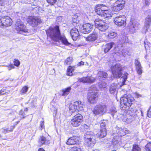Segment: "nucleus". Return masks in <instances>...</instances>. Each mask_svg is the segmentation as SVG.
I'll return each instance as SVG.
<instances>
[{
	"instance_id": "nucleus-1",
	"label": "nucleus",
	"mask_w": 151,
	"mask_h": 151,
	"mask_svg": "<svg viewBox=\"0 0 151 151\" xmlns=\"http://www.w3.org/2000/svg\"><path fill=\"white\" fill-rule=\"evenodd\" d=\"M47 36L55 41L61 42L65 45L70 44L64 35H61L58 26L50 27L46 30Z\"/></svg>"
},
{
	"instance_id": "nucleus-2",
	"label": "nucleus",
	"mask_w": 151,
	"mask_h": 151,
	"mask_svg": "<svg viewBox=\"0 0 151 151\" xmlns=\"http://www.w3.org/2000/svg\"><path fill=\"white\" fill-rule=\"evenodd\" d=\"M133 98L130 96L125 94L120 98V108L121 109L126 111L132 104Z\"/></svg>"
},
{
	"instance_id": "nucleus-3",
	"label": "nucleus",
	"mask_w": 151,
	"mask_h": 151,
	"mask_svg": "<svg viewBox=\"0 0 151 151\" xmlns=\"http://www.w3.org/2000/svg\"><path fill=\"white\" fill-rule=\"evenodd\" d=\"M111 69L114 77L119 78L122 76L121 71L122 70V68L120 64L117 63L115 65L111 66Z\"/></svg>"
},
{
	"instance_id": "nucleus-4",
	"label": "nucleus",
	"mask_w": 151,
	"mask_h": 151,
	"mask_svg": "<svg viewBox=\"0 0 151 151\" xmlns=\"http://www.w3.org/2000/svg\"><path fill=\"white\" fill-rule=\"evenodd\" d=\"M106 106L104 104L96 105L93 110V113L95 115H103L106 111Z\"/></svg>"
},
{
	"instance_id": "nucleus-5",
	"label": "nucleus",
	"mask_w": 151,
	"mask_h": 151,
	"mask_svg": "<svg viewBox=\"0 0 151 151\" xmlns=\"http://www.w3.org/2000/svg\"><path fill=\"white\" fill-rule=\"evenodd\" d=\"M15 28L18 32L26 35L25 33L28 32V30L26 26L21 21H17L15 25Z\"/></svg>"
},
{
	"instance_id": "nucleus-6",
	"label": "nucleus",
	"mask_w": 151,
	"mask_h": 151,
	"mask_svg": "<svg viewBox=\"0 0 151 151\" xmlns=\"http://www.w3.org/2000/svg\"><path fill=\"white\" fill-rule=\"evenodd\" d=\"M94 22L95 26L98 28L100 31L104 32L108 28V26L106 23L100 19H96Z\"/></svg>"
},
{
	"instance_id": "nucleus-7",
	"label": "nucleus",
	"mask_w": 151,
	"mask_h": 151,
	"mask_svg": "<svg viewBox=\"0 0 151 151\" xmlns=\"http://www.w3.org/2000/svg\"><path fill=\"white\" fill-rule=\"evenodd\" d=\"M83 116L78 114L73 117L70 121L71 124L73 127H76L79 126L82 122Z\"/></svg>"
},
{
	"instance_id": "nucleus-8",
	"label": "nucleus",
	"mask_w": 151,
	"mask_h": 151,
	"mask_svg": "<svg viewBox=\"0 0 151 151\" xmlns=\"http://www.w3.org/2000/svg\"><path fill=\"white\" fill-rule=\"evenodd\" d=\"M12 23V21L11 18L9 16H5L3 17L0 16V26H9Z\"/></svg>"
},
{
	"instance_id": "nucleus-9",
	"label": "nucleus",
	"mask_w": 151,
	"mask_h": 151,
	"mask_svg": "<svg viewBox=\"0 0 151 151\" xmlns=\"http://www.w3.org/2000/svg\"><path fill=\"white\" fill-rule=\"evenodd\" d=\"M27 21L29 24L34 27L37 26L41 22L40 19L31 16L29 17L27 19Z\"/></svg>"
},
{
	"instance_id": "nucleus-10",
	"label": "nucleus",
	"mask_w": 151,
	"mask_h": 151,
	"mask_svg": "<svg viewBox=\"0 0 151 151\" xmlns=\"http://www.w3.org/2000/svg\"><path fill=\"white\" fill-rule=\"evenodd\" d=\"M126 20V17L124 15L116 17L114 19L115 24L119 26L125 25Z\"/></svg>"
},
{
	"instance_id": "nucleus-11",
	"label": "nucleus",
	"mask_w": 151,
	"mask_h": 151,
	"mask_svg": "<svg viewBox=\"0 0 151 151\" xmlns=\"http://www.w3.org/2000/svg\"><path fill=\"white\" fill-rule=\"evenodd\" d=\"M98 95L97 92L89 93L88 94V100L91 104L95 103L98 99Z\"/></svg>"
},
{
	"instance_id": "nucleus-12",
	"label": "nucleus",
	"mask_w": 151,
	"mask_h": 151,
	"mask_svg": "<svg viewBox=\"0 0 151 151\" xmlns=\"http://www.w3.org/2000/svg\"><path fill=\"white\" fill-rule=\"evenodd\" d=\"M93 26L89 23L85 24L83 25L81 29V32L84 34L88 33L92 30Z\"/></svg>"
},
{
	"instance_id": "nucleus-13",
	"label": "nucleus",
	"mask_w": 151,
	"mask_h": 151,
	"mask_svg": "<svg viewBox=\"0 0 151 151\" xmlns=\"http://www.w3.org/2000/svg\"><path fill=\"white\" fill-rule=\"evenodd\" d=\"M80 138L78 137L73 136L69 138L67 140L66 144L68 145H73L79 143Z\"/></svg>"
},
{
	"instance_id": "nucleus-14",
	"label": "nucleus",
	"mask_w": 151,
	"mask_h": 151,
	"mask_svg": "<svg viewBox=\"0 0 151 151\" xmlns=\"http://www.w3.org/2000/svg\"><path fill=\"white\" fill-rule=\"evenodd\" d=\"M106 7V6L103 4L96 5L95 8V12L98 15L101 16Z\"/></svg>"
},
{
	"instance_id": "nucleus-15",
	"label": "nucleus",
	"mask_w": 151,
	"mask_h": 151,
	"mask_svg": "<svg viewBox=\"0 0 151 151\" xmlns=\"http://www.w3.org/2000/svg\"><path fill=\"white\" fill-rule=\"evenodd\" d=\"M71 37L74 41H76L79 35V32L77 29L76 28L72 29L70 31Z\"/></svg>"
},
{
	"instance_id": "nucleus-16",
	"label": "nucleus",
	"mask_w": 151,
	"mask_h": 151,
	"mask_svg": "<svg viewBox=\"0 0 151 151\" xmlns=\"http://www.w3.org/2000/svg\"><path fill=\"white\" fill-rule=\"evenodd\" d=\"M151 24V16L148 15L145 18L144 29L145 32L147 31Z\"/></svg>"
},
{
	"instance_id": "nucleus-17",
	"label": "nucleus",
	"mask_w": 151,
	"mask_h": 151,
	"mask_svg": "<svg viewBox=\"0 0 151 151\" xmlns=\"http://www.w3.org/2000/svg\"><path fill=\"white\" fill-rule=\"evenodd\" d=\"M98 35L96 32H93L92 34H90L88 37H85L86 40L88 41H95L97 38Z\"/></svg>"
},
{
	"instance_id": "nucleus-18",
	"label": "nucleus",
	"mask_w": 151,
	"mask_h": 151,
	"mask_svg": "<svg viewBox=\"0 0 151 151\" xmlns=\"http://www.w3.org/2000/svg\"><path fill=\"white\" fill-rule=\"evenodd\" d=\"M138 23L136 21H134L130 23L129 26L130 30L131 32H135V30L138 29Z\"/></svg>"
},
{
	"instance_id": "nucleus-19",
	"label": "nucleus",
	"mask_w": 151,
	"mask_h": 151,
	"mask_svg": "<svg viewBox=\"0 0 151 151\" xmlns=\"http://www.w3.org/2000/svg\"><path fill=\"white\" fill-rule=\"evenodd\" d=\"M95 80V78L92 77H87L80 79L79 81L83 83H93Z\"/></svg>"
},
{
	"instance_id": "nucleus-20",
	"label": "nucleus",
	"mask_w": 151,
	"mask_h": 151,
	"mask_svg": "<svg viewBox=\"0 0 151 151\" xmlns=\"http://www.w3.org/2000/svg\"><path fill=\"white\" fill-rule=\"evenodd\" d=\"M118 85L115 83H113L109 87V91L111 94H116L117 93Z\"/></svg>"
},
{
	"instance_id": "nucleus-21",
	"label": "nucleus",
	"mask_w": 151,
	"mask_h": 151,
	"mask_svg": "<svg viewBox=\"0 0 151 151\" xmlns=\"http://www.w3.org/2000/svg\"><path fill=\"white\" fill-rule=\"evenodd\" d=\"M112 14L111 10H106L105 8V10H104L101 16L105 18H110L112 17Z\"/></svg>"
},
{
	"instance_id": "nucleus-22",
	"label": "nucleus",
	"mask_w": 151,
	"mask_h": 151,
	"mask_svg": "<svg viewBox=\"0 0 151 151\" xmlns=\"http://www.w3.org/2000/svg\"><path fill=\"white\" fill-rule=\"evenodd\" d=\"M107 134L106 129H100V131L96 134V136L99 138H101L106 136Z\"/></svg>"
},
{
	"instance_id": "nucleus-23",
	"label": "nucleus",
	"mask_w": 151,
	"mask_h": 151,
	"mask_svg": "<svg viewBox=\"0 0 151 151\" xmlns=\"http://www.w3.org/2000/svg\"><path fill=\"white\" fill-rule=\"evenodd\" d=\"M84 138L85 140L86 141L88 140V139H95V137L93 135V133L92 132H87L84 135Z\"/></svg>"
},
{
	"instance_id": "nucleus-24",
	"label": "nucleus",
	"mask_w": 151,
	"mask_h": 151,
	"mask_svg": "<svg viewBox=\"0 0 151 151\" xmlns=\"http://www.w3.org/2000/svg\"><path fill=\"white\" fill-rule=\"evenodd\" d=\"M127 110H128V114L134 118L135 116H136L137 114V111L135 109L130 108L129 107V108Z\"/></svg>"
},
{
	"instance_id": "nucleus-25",
	"label": "nucleus",
	"mask_w": 151,
	"mask_h": 151,
	"mask_svg": "<svg viewBox=\"0 0 151 151\" xmlns=\"http://www.w3.org/2000/svg\"><path fill=\"white\" fill-rule=\"evenodd\" d=\"M75 103L77 111H82L83 109V107L84 106L82 102L81 101H76L75 102Z\"/></svg>"
},
{
	"instance_id": "nucleus-26",
	"label": "nucleus",
	"mask_w": 151,
	"mask_h": 151,
	"mask_svg": "<svg viewBox=\"0 0 151 151\" xmlns=\"http://www.w3.org/2000/svg\"><path fill=\"white\" fill-rule=\"evenodd\" d=\"M88 140L87 141L86 140H85V144L88 147L93 146L96 143V141L95 139Z\"/></svg>"
},
{
	"instance_id": "nucleus-27",
	"label": "nucleus",
	"mask_w": 151,
	"mask_h": 151,
	"mask_svg": "<svg viewBox=\"0 0 151 151\" xmlns=\"http://www.w3.org/2000/svg\"><path fill=\"white\" fill-rule=\"evenodd\" d=\"M114 45V43L113 42H111L106 45L104 49V52L106 53L108 52Z\"/></svg>"
},
{
	"instance_id": "nucleus-28",
	"label": "nucleus",
	"mask_w": 151,
	"mask_h": 151,
	"mask_svg": "<svg viewBox=\"0 0 151 151\" xmlns=\"http://www.w3.org/2000/svg\"><path fill=\"white\" fill-rule=\"evenodd\" d=\"M71 88L70 87H68L66 88H65L61 91L62 93L61 95L63 96H67L70 93Z\"/></svg>"
},
{
	"instance_id": "nucleus-29",
	"label": "nucleus",
	"mask_w": 151,
	"mask_h": 151,
	"mask_svg": "<svg viewBox=\"0 0 151 151\" xmlns=\"http://www.w3.org/2000/svg\"><path fill=\"white\" fill-rule=\"evenodd\" d=\"M97 76L99 77V79H102L103 78H106L108 74L106 72L100 71L98 72Z\"/></svg>"
},
{
	"instance_id": "nucleus-30",
	"label": "nucleus",
	"mask_w": 151,
	"mask_h": 151,
	"mask_svg": "<svg viewBox=\"0 0 151 151\" xmlns=\"http://www.w3.org/2000/svg\"><path fill=\"white\" fill-rule=\"evenodd\" d=\"M76 106L75 105V102L73 104H71L69 106V109L70 111L74 113L76 111H77V108H76Z\"/></svg>"
},
{
	"instance_id": "nucleus-31",
	"label": "nucleus",
	"mask_w": 151,
	"mask_h": 151,
	"mask_svg": "<svg viewBox=\"0 0 151 151\" xmlns=\"http://www.w3.org/2000/svg\"><path fill=\"white\" fill-rule=\"evenodd\" d=\"M117 35V33L115 32L112 31L108 33V37L111 39H113L116 37Z\"/></svg>"
},
{
	"instance_id": "nucleus-32",
	"label": "nucleus",
	"mask_w": 151,
	"mask_h": 151,
	"mask_svg": "<svg viewBox=\"0 0 151 151\" xmlns=\"http://www.w3.org/2000/svg\"><path fill=\"white\" fill-rule=\"evenodd\" d=\"M124 6H122L117 4L113 7L112 8V10L114 12H118L122 10Z\"/></svg>"
},
{
	"instance_id": "nucleus-33",
	"label": "nucleus",
	"mask_w": 151,
	"mask_h": 151,
	"mask_svg": "<svg viewBox=\"0 0 151 151\" xmlns=\"http://www.w3.org/2000/svg\"><path fill=\"white\" fill-rule=\"evenodd\" d=\"M74 70V68L70 66L67 69V75L69 76H71L73 75L72 72Z\"/></svg>"
},
{
	"instance_id": "nucleus-34",
	"label": "nucleus",
	"mask_w": 151,
	"mask_h": 151,
	"mask_svg": "<svg viewBox=\"0 0 151 151\" xmlns=\"http://www.w3.org/2000/svg\"><path fill=\"white\" fill-rule=\"evenodd\" d=\"M46 140L45 137L44 136H41L39 140V143L40 145H42L45 143Z\"/></svg>"
},
{
	"instance_id": "nucleus-35",
	"label": "nucleus",
	"mask_w": 151,
	"mask_h": 151,
	"mask_svg": "<svg viewBox=\"0 0 151 151\" xmlns=\"http://www.w3.org/2000/svg\"><path fill=\"white\" fill-rule=\"evenodd\" d=\"M99 87L100 88H104L107 86L106 83L104 81L100 82L99 83Z\"/></svg>"
},
{
	"instance_id": "nucleus-36",
	"label": "nucleus",
	"mask_w": 151,
	"mask_h": 151,
	"mask_svg": "<svg viewBox=\"0 0 151 151\" xmlns=\"http://www.w3.org/2000/svg\"><path fill=\"white\" fill-rule=\"evenodd\" d=\"M127 132V131H124L122 129H120L119 130L118 133L121 136H123L124 135L127 133L126 132Z\"/></svg>"
},
{
	"instance_id": "nucleus-37",
	"label": "nucleus",
	"mask_w": 151,
	"mask_h": 151,
	"mask_svg": "<svg viewBox=\"0 0 151 151\" xmlns=\"http://www.w3.org/2000/svg\"><path fill=\"white\" fill-rule=\"evenodd\" d=\"M117 112L116 110L115 107H112L110 109L109 113L113 116Z\"/></svg>"
},
{
	"instance_id": "nucleus-38",
	"label": "nucleus",
	"mask_w": 151,
	"mask_h": 151,
	"mask_svg": "<svg viewBox=\"0 0 151 151\" xmlns=\"http://www.w3.org/2000/svg\"><path fill=\"white\" fill-rule=\"evenodd\" d=\"M116 3L118 5L124 6L125 4V0H118L116 1Z\"/></svg>"
},
{
	"instance_id": "nucleus-39",
	"label": "nucleus",
	"mask_w": 151,
	"mask_h": 151,
	"mask_svg": "<svg viewBox=\"0 0 151 151\" xmlns=\"http://www.w3.org/2000/svg\"><path fill=\"white\" fill-rule=\"evenodd\" d=\"M132 151H141V149L138 145H134Z\"/></svg>"
},
{
	"instance_id": "nucleus-40",
	"label": "nucleus",
	"mask_w": 151,
	"mask_h": 151,
	"mask_svg": "<svg viewBox=\"0 0 151 151\" xmlns=\"http://www.w3.org/2000/svg\"><path fill=\"white\" fill-rule=\"evenodd\" d=\"M69 151H82V150L79 147H74L70 149Z\"/></svg>"
},
{
	"instance_id": "nucleus-41",
	"label": "nucleus",
	"mask_w": 151,
	"mask_h": 151,
	"mask_svg": "<svg viewBox=\"0 0 151 151\" xmlns=\"http://www.w3.org/2000/svg\"><path fill=\"white\" fill-rule=\"evenodd\" d=\"M136 69L137 73L139 75H140L142 73V70L141 66L136 67Z\"/></svg>"
},
{
	"instance_id": "nucleus-42",
	"label": "nucleus",
	"mask_w": 151,
	"mask_h": 151,
	"mask_svg": "<svg viewBox=\"0 0 151 151\" xmlns=\"http://www.w3.org/2000/svg\"><path fill=\"white\" fill-rule=\"evenodd\" d=\"M145 149L146 150L151 151V143L149 142L145 146Z\"/></svg>"
},
{
	"instance_id": "nucleus-43",
	"label": "nucleus",
	"mask_w": 151,
	"mask_h": 151,
	"mask_svg": "<svg viewBox=\"0 0 151 151\" xmlns=\"http://www.w3.org/2000/svg\"><path fill=\"white\" fill-rule=\"evenodd\" d=\"M73 61V59L72 58H68L65 60V63L67 65H70L71 64Z\"/></svg>"
},
{
	"instance_id": "nucleus-44",
	"label": "nucleus",
	"mask_w": 151,
	"mask_h": 151,
	"mask_svg": "<svg viewBox=\"0 0 151 151\" xmlns=\"http://www.w3.org/2000/svg\"><path fill=\"white\" fill-rule=\"evenodd\" d=\"M97 92L96 88L94 86H92L89 88V93Z\"/></svg>"
},
{
	"instance_id": "nucleus-45",
	"label": "nucleus",
	"mask_w": 151,
	"mask_h": 151,
	"mask_svg": "<svg viewBox=\"0 0 151 151\" xmlns=\"http://www.w3.org/2000/svg\"><path fill=\"white\" fill-rule=\"evenodd\" d=\"M14 65L17 66L18 67L20 64V62L18 60L14 59Z\"/></svg>"
},
{
	"instance_id": "nucleus-46",
	"label": "nucleus",
	"mask_w": 151,
	"mask_h": 151,
	"mask_svg": "<svg viewBox=\"0 0 151 151\" xmlns=\"http://www.w3.org/2000/svg\"><path fill=\"white\" fill-rule=\"evenodd\" d=\"M106 122H102L100 124V129H106Z\"/></svg>"
},
{
	"instance_id": "nucleus-47",
	"label": "nucleus",
	"mask_w": 151,
	"mask_h": 151,
	"mask_svg": "<svg viewBox=\"0 0 151 151\" xmlns=\"http://www.w3.org/2000/svg\"><path fill=\"white\" fill-rule=\"evenodd\" d=\"M28 88L27 86H24L21 92L22 93H25L28 90Z\"/></svg>"
},
{
	"instance_id": "nucleus-48",
	"label": "nucleus",
	"mask_w": 151,
	"mask_h": 151,
	"mask_svg": "<svg viewBox=\"0 0 151 151\" xmlns=\"http://www.w3.org/2000/svg\"><path fill=\"white\" fill-rule=\"evenodd\" d=\"M57 0H47V1L49 4L53 5L57 1Z\"/></svg>"
},
{
	"instance_id": "nucleus-49",
	"label": "nucleus",
	"mask_w": 151,
	"mask_h": 151,
	"mask_svg": "<svg viewBox=\"0 0 151 151\" xmlns=\"http://www.w3.org/2000/svg\"><path fill=\"white\" fill-rule=\"evenodd\" d=\"M14 127V126H11L9 127L6 128L7 129L6 130L8 131V132H10L12 131Z\"/></svg>"
},
{
	"instance_id": "nucleus-50",
	"label": "nucleus",
	"mask_w": 151,
	"mask_h": 151,
	"mask_svg": "<svg viewBox=\"0 0 151 151\" xmlns=\"http://www.w3.org/2000/svg\"><path fill=\"white\" fill-rule=\"evenodd\" d=\"M135 64L136 66V67L141 66L140 62L137 60H135Z\"/></svg>"
},
{
	"instance_id": "nucleus-51",
	"label": "nucleus",
	"mask_w": 151,
	"mask_h": 151,
	"mask_svg": "<svg viewBox=\"0 0 151 151\" xmlns=\"http://www.w3.org/2000/svg\"><path fill=\"white\" fill-rule=\"evenodd\" d=\"M77 17H78L76 15H74L73 16L72 18L73 22L77 23Z\"/></svg>"
},
{
	"instance_id": "nucleus-52",
	"label": "nucleus",
	"mask_w": 151,
	"mask_h": 151,
	"mask_svg": "<svg viewBox=\"0 0 151 151\" xmlns=\"http://www.w3.org/2000/svg\"><path fill=\"white\" fill-rule=\"evenodd\" d=\"M128 75V74L127 73H125L123 75V77L124 82H125L127 79Z\"/></svg>"
},
{
	"instance_id": "nucleus-53",
	"label": "nucleus",
	"mask_w": 151,
	"mask_h": 151,
	"mask_svg": "<svg viewBox=\"0 0 151 151\" xmlns=\"http://www.w3.org/2000/svg\"><path fill=\"white\" fill-rule=\"evenodd\" d=\"M147 115V116L149 117H151V106L149 110L148 111Z\"/></svg>"
},
{
	"instance_id": "nucleus-54",
	"label": "nucleus",
	"mask_w": 151,
	"mask_h": 151,
	"mask_svg": "<svg viewBox=\"0 0 151 151\" xmlns=\"http://www.w3.org/2000/svg\"><path fill=\"white\" fill-rule=\"evenodd\" d=\"M6 130H7L6 128H3L1 129L2 132L5 134L8 132V131Z\"/></svg>"
},
{
	"instance_id": "nucleus-55",
	"label": "nucleus",
	"mask_w": 151,
	"mask_h": 151,
	"mask_svg": "<svg viewBox=\"0 0 151 151\" xmlns=\"http://www.w3.org/2000/svg\"><path fill=\"white\" fill-rule=\"evenodd\" d=\"M8 67H9L8 69L9 70H10L12 69H13L14 68V66L13 65L11 64L9 66H6Z\"/></svg>"
},
{
	"instance_id": "nucleus-56",
	"label": "nucleus",
	"mask_w": 151,
	"mask_h": 151,
	"mask_svg": "<svg viewBox=\"0 0 151 151\" xmlns=\"http://www.w3.org/2000/svg\"><path fill=\"white\" fill-rule=\"evenodd\" d=\"M150 2V0H145V4L146 5H148Z\"/></svg>"
},
{
	"instance_id": "nucleus-57",
	"label": "nucleus",
	"mask_w": 151,
	"mask_h": 151,
	"mask_svg": "<svg viewBox=\"0 0 151 151\" xmlns=\"http://www.w3.org/2000/svg\"><path fill=\"white\" fill-rule=\"evenodd\" d=\"M7 0H0L1 1V5H2L6 2L7 1Z\"/></svg>"
},
{
	"instance_id": "nucleus-58",
	"label": "nucleus",
	"mask_w": 151,
	"mask_h": 151,
	"mask_svg": "<svg viewBox=\"0 0 151 151\" xmlns=\"http://www.w3.org/2000/svg\"><path fill=\"white\" fill-rule=\"evenodd\" d=\"M44 121H42L40 123V126L41 128L42 129H43L44 127Z\"/></svg>"
},
{
	"instance_id": "nucleus-59",
	"label": "nucleus",
	"mask_w": 151,
	"mask_h": 151,
	"mask_svg": "<svg viewBox=\"0 0 151 151\" xmlns=\"http://www.w3.org/2000/svg\"><path fill=\"white\" fill-rule=\"evenodd\" d=\"M84 64V62L83 61H81L78 64V66H80L81 65H83Z\"/></svg>"
},
{
	"instance_id": "nucleus-60",
	"label": "nucleus",
	"mask_w": 151,
	"mask_h": 151,
	"mask_svg": "<svg viewBox=\"0 0 151 151\" xmlns=\"http://www.w3.org/2000/svg\"><path fill=\"white\" fill-rule=\"evenodd\" d=\"M38 151H45V150L42 148H40Z\"/></svg>"
},
{
	"instance_id": "nucleus-61",
	"label": "nucleus",
	"mask_w": 151,
	"mask_h": 151,
	"mask_svg": "<svg viewBox=\"0 0 151 151\" xmlns=\"http://www.w3.org/2000/svg\"><path fill=\"white\" fill-rule=\"evenodd\" d=\"M136 95L137 97H141V96L140 95L138 94L137 93H136Z\"/></svg>"
},
{
	"instance_id": "nucleus-62",
	"label": "nucleus",
	"mask_w": 151,
	"mask_h": 151,
	"mask_svg": "<svg viewBox=\"0 0 151 151\" xmlns=\"http://www.w3.org/2000/svg\"><path fill=\"white\" fill-rule=\"evenodd\" d=\"M140 111H141V115H142V116H143V112H142V111L141 110Z\"/></svg>"
},
{
	"instance_id": "nucleus-63",
	"label": "nucleus",
	"mask_w": 151,
	"mask_h": 151,
	"mask_svg": "<svg viewBox=\"0 0 151 151\" xmlns=\"http://www.w3.org/2000/svg\"><path fill=\"white\" fill-rule=\"evenodd\" d=\"M144 44H145V47L146 48V45H147V44H146V42H144Z\"/></svg>"
},
{
	"instance_id": "nucleus-64",
	"label": "nucleus",
	"mask_w": 151,
	"mask_h": 151,
	"mask_svg": "<svg viewBox=\"0 0 151 151\" xmlns=\"http://www.w3.org/2000/svg\"><path fill=\"white\" fill-rule=\"evenodd\" d=\"M57 109H55V111L56 113L57 112Z\"/></svg>"
}]
</instances>
